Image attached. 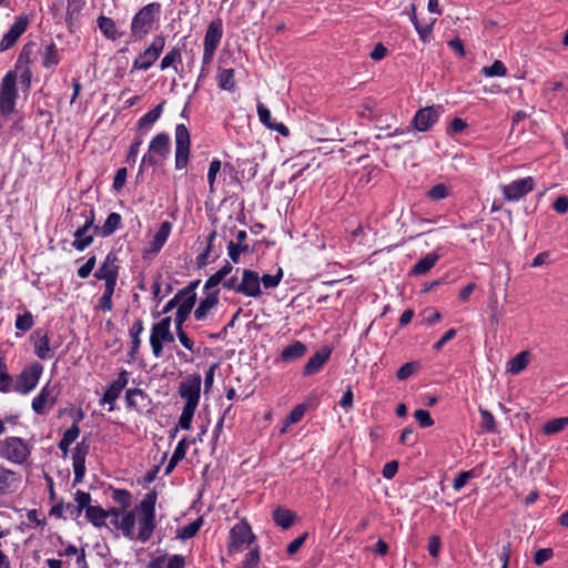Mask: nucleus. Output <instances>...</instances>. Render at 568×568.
<instances>
[{
	"instance_id": "nucleus-1",
	"label": "nucleus",
	"mask_w": 568,
	"mask_h": 568,
	"mask_svg": "<svg viewBox=\"0 0 568 568\" xmlns=\"http://www.w3.org/2000/svg\"><path fill=\"white\" fill-rule=\"evenodd\" d=\"M156 493L149 491L133 509L123 514L121 520L116 523V528L125 538L142 544L151 539L156 528Z\"/></svg>"
},
{
	"instance_id": "nucleus-2",
	"label": "nucleus",
	"mask_w": 568,
	"mask_h": 568,
	"mask_svg": "<svg viewBox=\"0 0 568 568\" xmlns=\"http://www.w3.org/2000/svg\"><path fill=\"white\" fill-rule=\"evenodd\" d=\"M161 16V4L151 2L142 7L132 18L130 31L135 40H142L159 23Z\"/></svg>"
},
{
	"instance_id": "nucleus-3",
	"label": "nucleus",
	"mask_w": 568,
	"mask_h": 568,
	"mask_svg": "<svg viewBox=\"0 0 568 568\" xmlns=\"http://www.w3.org/2000/svg\"><path fill=\"white\" fill-rule=\"evenodd\" d=\"M30 454V446L20 437L11 436L0 440V457L12 464H24Z\"/></svg>"
},
{
	"instance_id": "nucleus-4",
	"label": "nucleus",
	"mask_w": 568,
	"mask_h": 568,
	"mask_svg": "<svg viewBox=\"0 0 568 568\" xmlns=\"http://www.w3.org/2000/svg\"><path fill=\"white\" fill-rule=\"evenodd\" d=\"M171 150L170 136L166 133H158L151 140L148 152L143 155L140 164L142 171L144 166H154L160 160L165 159Z\"/></svg>"
},
{
	"instance_id": "nucleus-5",
	"label": "nucleus",
	"mask_w": 568,
	"mask_h": 568,
	"mask_svg": "<svg viewBox=\"0 0 568 568\" xmlns=\"http://www.w3.org/2000/svg\"><path fill=\"white\" fill-rule=\"evenodd\" d=\"M171 317L166 316L152 325L150 334V345L152 354L155 358L162 357L163 345L165 343L174 342V335L171 332Z\"/></svg>"
},
{
	"instance_id": "nucleus-6",
	"label": "nucleus",
	"mask_w": 568,
	"mask_h": 568,
	"mask_svg": "<svg viewBox=\"0 0 568 568\" xmlns=\"http://www.w3.org/2000/svg\"><path fill=\"white\" fill-rule=\"evenodd\" d=\"M255 536L250 525L245 520L235 524L230 530V542L227 546L229 555H235L250 548L254 542Z\"/></svg>"
},
{
	"instance_id": "nucleus-7",
	"label": "nucleus",
	"mask_w": 568,
	"mask_h": 568,
	"mask_svg": "<svg viewBox=\"0 0 568 568\" xmlns=\"http://www.w3.org/2000/svg\"><path fill=\"white\" fill-rule=\"evenodd\" d=\"M42 373L43 366L39 363H32L26 366L16 379H13L12 392L21 395L31 393L38 386Z\"/></svg>"
},
{
	"instance_id": "nucleus-8",
	"label": "nucleus",
	"mask_w": 568,
	"mask_h": 568,
	"mask_svg": "<svg viewBox=\"0 0 568 568\" xmlns=\"http://www.w3.org/2000/svg\"><path fill=\"white\" fill-rule=\"evenodd\" d=\"M202 377L200 374L186 376L179 386V395L185 400L184 406L197 408L201 397Z\"/></svg>"
},
{
	"instance_id": "nucleus-9",
	"label": "nucleus",
	"mask_w": 568,
	"mask_h": 568,
	"mask_svg": "<svg viewBox=\"0 0 568 568\" xmlns=\"http://www.w3.org/2000/svg\"><path fill=\"white\" fill-rule=\"evenodd\" d=\"M165 47V39L163 36H155L152 39L151 44L141 52L138 58L133 61L132 69L133 70H149L154 62L161 55L163 49Z\"/></svg>"
},
{
	"instance_id": "nucleus-10",
	"label": "nucleus",
	"mask_w": 568,
	"mask_h": 568,
	"mask_svg": "<svg viewBox=\"0 0 568 568\" xmlns=\"http://www.w3.org/2000/svg\"><path fill=\"white\" fill-rule=\"evenodd\" d=\"M190 133L184 124L175 128V169L182 170L187 165L190 156Z\"/></svg>"
},
{
	"instance_id": "nucleus-11",
	"label": "nucleus",
	"mask_w": 568,
	"mask_h": 568,
	"mask_svg": "<svg viewBox=\"0 0 568 568\" xmlns=\"http://www.w3.org/2000/svg\"><path fill=\"white\" fill-rule=\"evenodd\" d=\"M59 393V387L48 382L32 399L31 406L33 412L38 415L47 414L55 405Z\"/></svg>"
},
{
	"instance_id": "nucleus-12",
	"label": "nucleus",
	"mask_w": 568,
	"mask_h": 568,
	"mask_svg": "<svg viewBox=\"0 0 568 568\" xmlns=\"http://www.w3.org/2000/svg\"><path fill=\"white\" fill-rule=\"evenodd\" d=\"M17 75L13 72H8L2 79L0 89V111L2 113H10L13 111L17 99L16 90Z\"/></svg>"
},
{
	"instance_id": "nucleus-13",
	"label": "nucleus",
	"mask_w": 568,
	"mask_h": 568,
	"mask_svg": "<svg viewBox=\"0 0 568 568\" xmlns=\"http://www.w3.org/2000/svg\"><path fill=\"white\" fill-rule=\"evenodd\" d=\"M535 187V180L531 176L523 178L513 181L509 184L501 186V192L507 201H519L526 194L531 192Z\"/></svg>"
},
{
	"instance_id": "nucleus-14",
	"label": "nucleus",
	"mask_w": 568,
	"mask_h": 568,
	"mask_svg": "<svg viewBox=\"0 0 568 568\" xmlns=\"http://www.w3.org/2000/svg\"><path fill=\"white\" fill-rule=\"evenodd\" d=\"M179 297H181L175 314V327H182L184 322L187 320L192 308L196 302V294L193 286H189L179 291Z\"/></svg>"
},
{
	"instance_id": "nucleus-15",
	"label": "nucleus",
	"mask_w": 568,
	"mask_h": 568,
	"mask_svg": "<svg viewBox=\"0 0 568 568\" xmlns=\"http://www.w3.org/2000/svg\"><path fill=\"white\" fill-rule=\"evenodd\" d=\"M94 211L91 209L84 214V223L82 226L78 227L74 232V240L72 242V246L77 251H84L88 246H90L93 242V234H89L91 229H94Z\"/></svg>"
},
{
	"instance_id": "nucleus-16",
	"label": "nucleus",
	"mask_w": 568,
	"mask_h": 568,
	"mask_svg": "<svg viewBox=\"0 0 568 568\" xmlns=\"http://www.w3.org/2000/svg\"><path fill=\"white\" fill-rule=\"evenodd\" d=\"M129 383V373L123 369L119 373L118 378L111 383V385L106 388L103 396L99 400L101 406L109 405L108 410H114V403L120 397L122 390Z\"/></svg>"
},
{
	"instance_id": "nucleus-17",
	"label": "nucleus",
	"mask_w": 568,
	"mask_h": 568,
	"mask_svg": "<svg viewBox=\"0 0 568 568\" xmlns=\"http://www.w3.org/2000/svg\"><path fill=\"white\" fill-rule=\"evenodd\" d=\"M29 26V18L26 14L16 17L13 24L0 41V52L10 49L18 39L26 32Z\"/></svg>"
},
{
	"instance_id": "nucleus-18",
	"label": "nucleus",
	"mask_w": 568,
	"mask_h": 568,
	"mask_svg": "<svg viewBox=\"0 0 568 568\" xmlns=\"http://www.w3.org/2000/svg\"><path fill=\"white\" fill-rule=\"evenodd\" d=\"M29 26V18L26 14L16 17L13 24L0 41V52L10 49L18 39L26 32Z\"/></svg>"
},
{
	"instance_id": "nucleus-19",
	"label": "nucleus",
	"mask_w": 568,
	"mask_h": 568,
	"mask_svg": "<svg viewBox=\"0 0 568 568\" xmlns=\"http://www.w3.org/2000/svg\"><path fill=\"white\" fill-rule=\"evenodd\" d=\"M29 26V18L26 14L16 17L13 24L0 41V52L10 49L18 39L26 32Z\"/></svg>"
},
{
	"instance_id": "nucleus-20",
	"label": "nucleus",
	"mask_w": 568,
	"mask_h": 568,
	"mask_svg": "<svg viewBox=\"0 0 568 568\" xmlns=\"http://www.w3.org/2000/svg\"><path fill=\"white\" fill-rule=\"evenodd\" d=\"M240 294L247 297H260L262 295L260 276L255 271L247 268L242 271Z\"/></svg>"
},
{
	"instance_id": "nucleus-21",
	"label": "nucleus",
	"mask_w": 568,
	"mask_h": 568,
	"mask_svg": "<svg viewBox=\"0 0 568 568\" xmlns=\"http://www.w3.org/2000/svg\"><path fill=\"white\" fill-rule=\"evenodd\" d=\"M440 112V105H432L420 109L413 119L414 128L419 132L427 131L434 123L437 122Z\"/></svg>"
},
{
	"instance_id": "nucleus-22",
	"label": "nucleus",
	"mask_w": 568,
	"mask_h": 568,
	"mask_svg": "<svg viewBox=\"0 0 568 568\" xmlns=\"http://www.w3.org/2000/svg\"><path fill=\"white\" fill-rule=\"evenodd\" d=\"M119 275L118 257L113 253H109L100 268L94 273V277L103 280L108 284H116Z\"/></svg>"
},
{
	"instance_id": "nucleus-23",
	"label": "nucleus",
	"mask_w": 568,
	"mask_h": 568,
	"mask_svg": "<svg viewBox=\"0 0 568 568\" xmlns=\"http://www.w3.org/2000/svg\"><path fill=\"white\" fill-rule=\"evenodd\" d=\"M88 445L83 442L77 444L72 454V467L74 473L73 485H78L83 480L85 475V457L88 454Z\"/></svg>"
},
{
	"instance_id": "nucleus-24",
	"label": "nucleus",
	"mask_w": 568,
	"mask_h": 568,
	"mask_svg": "<svg viewBox=\"0 0 568 568\" xmlns=\"http://www.w3.org/2000/svg\"><path fill=\"white\" fill-rule=\"evenodd\" d=\"M219 304V291L209 292L204 298H202L194 311V317L196 321H205L213 310Z\"/></svg>"
},
{
	"instance_id": "nucleus-25",
	"label": "nucleus",
	"mask_w": 568,
	"mask_h": 568,
	"mask_svg": "<svg viewBox=\"0 0 568 568\" xmlns=\"http://www.w3.org/2000/svg\"><path fill=\"white\" fill-rule=\"evenodd\" d=\"M20 484L19 474L0 465V496L13 493Z\"/></svg>"
},
{
	"instance_id": "nucleus-26",
	"label": "nucleus",
	"mask_w": 568,
	"mask_h": 568,
	"mask_svg": "<svg viewBox=\"0 0 568 568\" xmlns=\"http://www.w3.org/2000/svg\"><path fill=\"white\" fill-rule=\"evenodd\" d=\"M185 557L182 555H162L152 558L146 568H185Z\"/></svg>"
},
{
	"instance_id": "nucleus-27",
	"label": "nucleus",
	"mask_w": 568,
	"mask_h": 568,
	"mask_svg": "<svg viewBox=\"0 0 568 568\" xmlns=\"http://www.w3.org/2000/svg\"><path fill=\"white\" fill-rule=\"evenodd\" d=\"M223 36L222 22L212 21L205 32L203 47L205 49L216 50Z\"/></svg>"
},
{
	"instance_id": "nucleus-28",
	"label": "nucleus",
	"mask_w": 568,
	"mask_h": 568,
	"mask_svg": "<svg viewBox=\"0 0 568 568\" xmlns=\"http://www.w3.org/2000/svg\"><path fill=\"white\" fill-rule=\"evenodd\" d=\"M34 338V353L41 359H48L53 356L50 348V339L47 333H43L41 329H37L33 333Z\"/></svg>"
},
{
	"instance_id": "nucleus-29",
	"label": "nucleus",
	"mask_w": 568,
	"mask_h": 568,
	"mask_svg": "<svg viewBox=\"0 0 568 568\" xmlns=\"http://www.w3.org/2000/svg\"><path fill=\"white\" fill-rule=\"evenodd\" d=\"M172 224L169 221H164L161 223L159 230L154 234L152 241L150 242L149 252L152 254H156L161 251L168 237L171 233Z\"/></svg>"
},
{
	"instance_id": "nucleus-30",
	"label": "nucleus",
	"mask_w": 568,
	"mask_h": 568,
	"mask_svg": "<svg viewBox=\"0 0 568 568\" xmlns=\"http://www.w3.org/2000/svg\"><path fill=\"white\" fill-rule=\"evenodd\" d=\"M307 352L306 345L300 341H294L288 346H286L281 355L280 361L283 363H292L300 358H302Z\"/></svg>"
},
{
	"instance_id": "nucleus-31",
	"label": "nucleus",
	"mask_w": 568,
	"mask_h": 568,
	"mask_svg": "<svg viewBox=\"0 0 568 568\" xmlns=\"http://www.w3.org/2000/svg\"><path fill=\"white\" fill-rule=\"evenodd\" d=\"M121 221V215L116 212H112L108 215L101 227L94 226V232L102 237H109L120 227Z\"/></svg>"
},
{
	"instance_id": "nucleus-32",
	"label": "nucleus",
	"mask_w": 568,
	"mask_h": 568,
	"mask_svg": "<svg viewBox=\"0 0 568 568\" xmlns=\"http://www.w3.org/2000/svg\"><path fill=\"white\" fill-rule=\"evenodd\" d=\"M329 354V351L315 353L305 364L303 374L308 376L318 373L324 364L328 361Z\"/></svg>"
},
{
	"instance_id": "nucleus-33",
	"label": "nucleus",
	"mask_w": 568,
	"mask_h": 568,
	"mask_svg": "<svg viewBox=\"0 0 568 568\" xmlns=\"http://www.w3.org/2000/svg\"><path fill=\"white\" fill-rule=\"evenodd\" d=\"M98 27L103 36L112 41H115L120 38L121 33L119 32L115 22L105 16H100L97 19Z\"/></svg>"
},
{
	"instance_id": "nucleus-34",
	"label": "nucleus",
	"mask_w": 568,
	"mask_h": 568,
	"mask_svg": "<svg viewBox=\"0 0 568 568\" xmlns=\"http://www.w3.org/2000/svg\"><path fill=\"white\" fill-rule=\"evenodd\" d=\"M217 85L221 90L233 92L236 89L235 72L233 69H219Z\"/></svg>"
},
{
	"instance_id": "nucleus-35",
	"label": "nucleus",
	"mask_w": 568,
	"mask_h": 568,
	"mask_svg": "<svg viewBox=\"0 0 568 568\" xmlns=\"http://www.w3.org/2000/svg\"><path fill=\"white\" fill-rule=\"evenodd\" d=\"M143 331H144V326H143V322L141 320H135L129 329V334L131 337V344H132L130 353H129L131 358H134L139 352V348L141 346L140 335L143 333Z\"/></svg>"
},
{
	"instance_id": "nucleus-36",
	"label": "nucleus",
	"mask_w": 568,
	"mask_h": 568,
	"mask_svg": "<svg viewBox=\"0 0 568 568\" xmlns=\"http://www.w3.org/2000/svg\"><path fill=\"white\" fill-rule=\"evenodd\" d=\"M530 353L523 351L507 363V372L511 375L521 373L529 363Z\"/></svg>"
},
{
	"instance_id": "nucleus-37",
	"label": "nucleus",
	"mask_w": 568,
	"mask_h": 568,
	"mask_svg": "<svg viewBox=\"0 0 568 568\" xmlns=\"http://www.w3.org/2000/svg\"><path fill=\"white\" fill-rule=\"evenodd\" d=\"M273 519L283 529L290 528L295 521V514L286 508L277 507L273 511Z\"/></svg>"
},
{
	"instance_id": "nucleus-38",
	"label": "nucleus",
	"mask_w": 568,
	"mask_h": 568,
	"mask_svg": "<svg viewBox=\"0 0 568 568\" xmlns=\"http://www.w3.org/2000/svg\"><path fill=\"white\" fill-rule=\"evenodd\" d=\"M109 514V511L104 510L100 506L88 507L85 511L88 520L95 527L104 526Z\"/></svg>"
},
{
	"instance_id": "nucleus-39",
	"label": "nucleus",
	"mask_w": 568,
	"mask_h": 568,
	"mask_svg": "<svg viewBox=\"0 0 568 568\" xmlns=\"http://www.w3.org/2000/svg\"><path fill=\"white\" fill-rule=\"evenodd\" d=\"M439 255L436 253H429L420 258L412 268V273L415 275H424L434 267L438 261Z\"/></svg>"
},
{
	"instance_id": "nucleus-40",
	"label": "nucleus",
	"mask_w": 568,
	"mask_h": 568,
	"mask_svg": "<svg viewBox=\"0 0 568 568\" xmlns=\"http://www.w3.org/2000/svg\"><path fill=\"white\" fill-rule=\"evenodd\" d=\"M163 111V103L158 104L154 109L140 118L138 122L139 130H150L151 126L159 120Z\"/></svg>"
},
{
	"instance_id": "nucleus-41",
	"label": "nucleus",
	"mask_w": 568,
	"mask_h": 568,
	"mask_svg": "<svg viewBox=\"0 0 568 568\" xmlns=\"http://www.w3.org/2000/svg\"><path fill=\"white\" fill-rule=\"evenodd\" d=\"M60 62L59 51L54 43H50L44 48L42 65L45 69H52Z\"/></svg>"
},
{
	"instance_id": "nucleus-42",
	"label": "nucleus",
	"mask_w": 568,
	"mask_h": 568,
	"mask_svg": "<svg viewBox=\"0 0 568 568\" xmlns=\"http://www.w3.org/2000/svg\"><path fill=\"white\" fill-rule=\"evenodd\" d=\"M568 426V417H558L548 420L542 426V433L545 435H554L562 432Z\"/></svg>"
},
{
	"instance_id": "nucleus-43",
	"label": "nucleus",
	"mask_w": 568,
	"mask_h": 568,
	"mask_svg": "<svg viewBox=\"0 0 568 568\" xmlns=\"http://www.w3.org/2000/svg\"><path fill=\"white\" fill-rule=\"evenodd\" d=\"M115 285L116 284L104 283V292L99 300V306H98L102 312H111L112 311V307H113L112 296H113V293L115 290Z\"/></svg>"
},
{
	"instance_id": "nucleus-44",
	"label": "nucleus",
	"mask_w": 568,
	"mask_h": 568,
	"mask_svg": "<svg viewBox=\"0 0 568 568\" xmlns=\"http://www.w3.org/2000/svg\"><path fill=\"white\" fill-rule=\"evenodd\" d=\"M202 524H203L202 518H197L194 521L183 526L178 531V538L181 540H187V539L194 537L199 532Z\"/></svg>"
},
{
	"instance_id": "nucleus-45",
	"label": "nucleus",
	"mask_w": 568,
	"mask_h": 568,
	"mask_svg": "<svg viewBox=\"0 0 568 568\" xmlns=\"http://www.w3.org/2000/svg\"><path fill=\"white\" fill-rule=\"evenodd\" d=\"M182 62L181 50L179 48H173L163 57L160 68L161 70H165L170 67H173L176 70L175 64Z\"/></svg>"
},
{
	"instance_id": "nucleus-46",
	"label": "nucleus",
	"mask_w": 568,
	"mask_h": 568,
	"mask_svg": "<svg viewBox=\"0 0 568 568\" xmlns=\"http://www.w3.org/2000/svg\"><path fill=\"white\" fill-rule=\"evenodd\" d=\"M13 378L8 373L4 361L0 357V392L9 393L12 392Z\"/></svg>"
},
{
	"instance_id": "nucleus-47",
	"label": "nucleus",
	"mask_w": 568,
	"mask_h": 568,
	"mask_svg": "<svg viewBox=\"0 0 568 568\" xmlns=\"http://www.w3.org/2000/svg\"><path fill=\"white\" fill-rule=\"evenodd\" d=\"M481 73L486 78L505 77L507 74V68L500 60H495L491 65L483 67Z\"/></svg>"
},
{
	"instance_id": "nucleus-48",
	"label": "nucleus",
	"mask_w": 568,
	"mask_h": 568,
	"mask_svg": "<svg viewBox=\"0 0 568 568\" xmlns=\"http://www.w3.org/2000/svg\"><path fill=\"white\" fill-rule=\"evenodd\" d=\"M480 414V428L485 433H495L496 432V423L493 414L483 407H479Z\"/></svg>"
},
{
	"instance_id": "nucleus-49",
	"label": "nucleus",
	"mask_w": 568,
	"mask_h": 568,
	"mask_svg": "<svg viewBox=\"0 0 568 568\" xmlns=\"http://www.w3.org/2000/svg\"><path fill=\"white\" fill-rule=\"evenodd\" d=\"M260 549L257 546L250 548L248 552L244 556L242 560L241 568H256L260 564Z\"/></svg>"
},
{
	"instance_id": "nucleus-50",
	"label": "nucleus",
	"mask_w": 568,
	"mask_h": 568,
	"mask_svg": "<svg viewBox=\"0 0 568 568\" xmlns=\"http://www.w3.org/2000/svg\"><path fill=\"white\" fill-rule=\"evenodd\" d=\"M449 194L450 187L444 183H438L432 186L427 192V196L433 201L446 199Z\"/></svg>"
},
{
	"instance_id": "nucleus-51",
	"label": "nucleus",
	"mask_w": 568,
	"mask_h": 568,
	"mask_svg": "<svg viewBox=\"0 0 568 568\" xmlns=\"http://www.w3.org/2000/svg\"><path fill=\"white\" fill-rule=\"evenodd\" d=\"M222 163L219 159H213L210 163L207 171V183L210 192L213 193L215 190V181L219 172L221 171Z\"/></svg>"
},
{
	"instance_id": "nucleus-52",
	"label": "nucleus",
	"mask_w": 568,
	"mask_h": 568,
	"mask_svg": "<svg viewBox=\"0 0 568 568\" xmlns=\"http://www.w3.org/2000/svg\"><path fill=\"white\" fill-rule=\"evenodd\" d=\"M283 277V271L282 268H278L276 274H264L262 277H260L261 285L264 286V288H275Z\"/></svg>"
},
{
	"instance_id": "nucleus-53",
	"label": "nucleus",
	"mask_w": 568,
	"mask_h": 568,
	"mask_svg": "<svg viewBox=\"0 0 568 568\" xmlns=\"http://www.w3.org/2000/svg\"><path fill=\"white\" fill-rule=\"evenodd\" d=\"M196 408L183 406L182 413L179 417L178 427L189 430L191 428L192 419Z\"/></svg>"
},
{
	"instance_id": "nucleus-54",
	"label": "nucleus",
	"mask_w": 568,
	"mask_h": 568,
	"mask_svg": "<svg viewBox=\"0 0 568 568\" xmlns=\"http://www.w3.org/2000/svg\"><path fill=\"white\" fill-rule=\"evenodd\" d=\"M33 324V316L30 312H26L21 315H18L14 323L16 328L22 332L30 331Z\"/></svg>"
},
{
	"instance_id": "nucleus-55",
	"label": "nucleus",
	"mask_w": 568,
	"mask_h": 568,
	"mask_svg": "<svg viewBox=\"0 0 568 568\" xmlns=\"http://www.w3.org/2000/svg\"><path fill=\"white\" fill-rule=\"evenodd\" d=\"M304 413H305V407L304 405H297L290 414L288 416L285 418V422H284V428L282 429V432H285V428L293 425V424H296L298 423L302 417L304 416Z\"/></svg>"
},
{
	"instance_id": "nucleus-56",
	"label": "nucleus",
	"mask_w": 568,
	"mask_h": 568,
	"mask_svg": "<svg viewBox=\"0 0 568 568\" xmlns=\"http://www.w3.org/2000/svg\"><path fill=\"white\" fill-rule=\"evenodd\" d=\"M112 499L123 508H126L131 503V494L126 489H114L112 491Z\"/></svg>"
},
{
	"instance_id": "nucleus-57",
	"label": "nucleus",
	"mask_w": 568,
	"mask_h": 568,
	"mask_svg": "<svg viewBox=\"0 0 568 568\" xmlns=\"http://www.w3.org/2000/svg\"><path fill=\"white\" fill-rule=\"evenodd\" d=\"M256 110H257V115H258L260 121L267 129H270L272 126V124L275 122L272 119L271 111L264 104H262V103H257Z\"/></svg>"
},
{
	"instance_id": "nucleus-58",
	"label": "nucleus",
	"mask_w": 568,
	"mask_h": 568,
	"mask_svg": "<svg viewBox=\"0 0 568 568\" xmlns=\"http://www.w3.org/2000/svg\"><path fill=\"white\" fill-rule=\"evenodd\" d=\"M475 477L474 470H466L458 474L454 479L453 487L456 491H459L471 478Z\"/></svg>"
},
{
	"instance_id": "nucleus-59",
	"label": "nucleus",
	"mask_w": 568,
	"mask_h": 568,
	"mask_svg": "<svg viewBox=\"0 0 568 568\" xmlns=\"http://www.w3.org/2000/svg\"><path fill=\"white\" fill-rule=\"evenodd\" d=\"M414 417L420 427H430L434 425V419L426 409H417L414 413Z\"/></svg>"
},
{
	"instance_id": "nucleus-60",
	"label": "nucleus",
	"mask_w": 568,
	"mask_h": 568,
	"mask_svg": "<svg viewBox=\"0 0 568 568\" xmlns=\"http://www.w3.org/2000/svg\"><path fill=\"white\" fill-rule=\"evenodd\" d=\"M244 251H247V245L241 246L240 244H234V241H230L227 244V254L233 263L240 262V254Z\"/></svg>"
},
{
	"instance_id": "nucleus-61",
	"label": "nucleus",
	"mask_w": 568,
	"mask_h": 568,
	"mask_svg": "<svg viewBox=\"0 0 568 568\" xmlns=\"http://www.w3.org/2000/svg\"><path fill=\"white\" fill-rule=\"evenodd\" d=\"M74 501L77 503V507L82 511L83 509L87 510L88 507H92L90 505L91 503V495L83 490H78L74 494Z\"/></svg>"
},
{
	"instance_id": "nucleus-62",
	"label": "nucleus",
	"mask_w": 568,
	"mask_h": 568,
	"mask_svg": "<svg viewBox=\"0 0 568 568\" xmlns=\"http://www.w3.org/2000/svg\"><path fill=\"white\" fill-rule=\"evenodd\" d=\"M176 335L180 343L190 352L197 353L199 349L195 348L194 342L187 336V334L183 331L182 327H176Z\"/></svg>"
},
{
	"instance_id": "nucleus-63",
	"label": "nucleus",
	"mask_w": 568,
	"mask_h": 568,
	"mask_svg": "<svg viewBox=\"0 0 568 568\" xmlns=\"http://www.w3.org/2000/svg\"><path fill=\"white\" fill-rule=\"evenodd\" d=\"M138 397H144V392L140 388H129L125 393L128 407H138Z\"/></svg>"
},
{
	"instance_id": "nucleus-64",
	"label": "nucleus",
	"mask_w": 568,
	"mask_h": 568,
	"mask_svg": "<svg viewBox=\"0 0 568 568\" xmlns=\"http://www.w3.org/2000/svg\"><path fill=\"white\" fill-rule=\"evenodd\" d=\"M418 367V364L417 363H414V362H410V363H406L404 364L396 373V377L399 379V381H404L406 378H408L409 376H412L416 369Z\"/></svg>"
}]
</instances>
